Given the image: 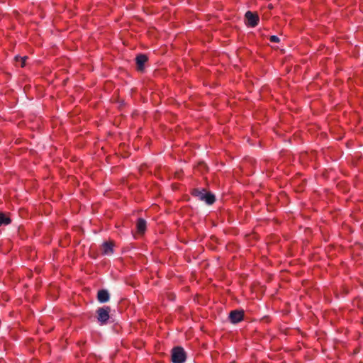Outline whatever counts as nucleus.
<instances>
[{"label": "nucleus", "mask_w": 363, "mask_h": 363, "mask_svg": "<svg viewBox=\"0 0 363 363\" xmlns=\"http://www.w3.org/2000/svg\"><path fill=\"white\" fill-rule=\"evenodd\" d=\"M191 194L193 196L198 198L200 201H205L208 205L213 204L216 201L215 196L212 193L207 191L203 188H194L191 190Z\"/></svg>", "instance_id": "obj_1"}, {"label": "nucleus", "mask_w": 363, "mask_h": 363, "mask_svg": "<svg viewBox=\"0 0 363 363\" xmlns=\"http://www.w3.org/2000/svg\"><path fill=\"white\" fill-rule=\"evenodd\" d=\"M171 359L172 363H184L186 359V353L183 347H174L171 351Z\"/></svg>", "instance_id": "obj_2"}, {"label": "nucleus", "mask_w": 363, "mask_h": 363, "mask_svg": "<svg viewBox=\"0 0 363 363\" xmlns=\"http://www.w3.org/2000/svg\"><path fill=\"white\" fill-rule=\"evenodd\" d=\"M111 308L109 306L100 307L96 310L97 320L100 325H106L110 318Z\"/></svg>", "instance_id": "obj_3"}, {"label": "nucleus", "mask_w": 363, "mask_h": 363, "mask_svg": "<svg viewBox=\"0 0 363 363\" xmlns=\"http://www.w3.org/2000/svg\"><path fill=\"white\" fill-rule=\"evenodd\" d=\"M245 24L249 26L254 28L257 26L259 21V17L257 13L248 11L245 14Z\"/></svg>", "instance_id": "obj_4"}, {"label": "nucleus", "mask_w": 363, "mask_h": 363, "mask_svg": "<svg viewBox=\"0 0 363 363\" xmlns=\"http://www.w3.org/2000/svg\"><path fill=\"white\" fill-rule=\"evenodd\" d=\"M244 318V311L235 310L232 311L229 314V320L233 323H238L243 320Z\"/></svg>", "instance_id": "obj_5"}, {"label": "nucleus", "mask_w": 363, "mask_h": 363, "mask_svg": "<svg viewBox=\"0 0 363 363\" xmlns=\"http://www.w3.org/2000/svg\"><path fill=\"white\" fill-rule=\"evenodd\" d=\"M148 57L145 54H139L135 57L137 69L139 72H143L145 69V64L147 62Z\"/></svg>", "instance_id": "obj_6"}, {"label": "nucleus", "mask_w": 363, "mask_h": 363, "mask_svg": "<svg viewBox=\"0 0 363 363\" xmlns=\"http://www.w3.org/2000/svg\"><path fill=\"white\" fill-rule=\"evenodd\" d=\"M110 298L109 293L106 289H101L97 293V299L100 303H106Z\"/></svg>", "instance_id": "obj_7"}, {"label": "nucleus", "mask_w": 363, "mask_h": 363, "mask_svg": "<svg viewBox=\"0 0 363 363\" xmlns=\"http://www.w3.org/2000/svg\"><path fill=\"white\" fill-rule=\"evenodd\" d=\"M137 230L139 233H144L146 230V221L143 218H138L136 223Z\"/></svg>", "instance_id": "obj_8"}, {"label": "nucleus", "mask_w": 363, "mask_h": 363, "mask_svg": "<svg viewBox=\"0 0 363 363\" xmlns=\"http://www.w3.org/2000/svg\"><path fill=\"white\" fill-rule=\"evenodd\" d=\"M113 244L111 242H105L102 245V251L105 255H110L113 253Z\"/></svg>", "instance_id": "obj_9"}, {"label": "nucleus", "mask_w": 363, "mask_h": 363, "mask_svg": "<svg viewBox=\"0 0 363 363\" xmlns=\"http://www.w3.org/2000/svg\"><path fill=\"white\" fill-rule=\"evenodd\" d=\"M11 220L7 217L4 213H0V226L2 225H9Z\"/></svg>", "instance_id": "obj_10"}, {"label": "nucleus", "mask_w": 363, "mask_h": 363, "mask_svg": "<svg viewBox=\"0 0 363 363\" xmlns=\"http://www.w3.org/2000/svg\"><path fill=\"white\" fill-rule=\"evenodd\" d=\"M27 58L28 57H26V56L23 57H16V60L17 62L21 61V67H23L26 65V60Z\"/></svg>", "instance_id": "obj_11"}, {"label": "nucleus", "mask_w": 363, "mask_h": 363, "mask_svg": "<svg viewBox=\"0 0 363 363\" xmlns=\"http://www.w3.org/2000/svg\"><path fill=\"white\" fill-rule=\"evenodd\" d=\"M269 40L272 43H279V38L277 35H271L269 37Z\"/></svg>", "instance_id": "obj_12"}]
</instances>
